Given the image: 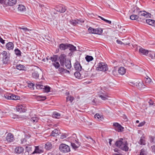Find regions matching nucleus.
I'll list each match as a JSON object with an SVG mask.
<instances>
[{"label":"nucleus","instance_id":"4d7b16f0","mask_svg":"<svg viewBox=\"0 0 155 155\" xmlns=\"http://www.w3.org/2000/svg\"><path fill=\"white\" fill-rule=\"evenodd\" d=\"M136 81H134L133 82H130L129 84L132 86L135 87V86H136V84H137V83H136Z\"/></svg>","mask_w":155,"mask_h":155},{"label":"nucleus","instance_id":"5701e85b","mask_svg":"<svg viewBox=\"0 0 155 155\" xmlns=\"http://www.w3.org/2000/svg\"><path fill=\"white\" fill-rule=\"evenodd\" d=\"M118 72L119 74L123 75L126 73V70L124 67H120L119 68Z\"/></svg>","mask_w":155,"mask_h":155},{"label":"nucleus","instance_id":"c9c22d12","mask_svg":"<svg viewBox=\"0 0 155 155\" xmlns=\"http://www.w3.org/2000/svg\"><path fill=\"white\" fill-rule=\"evenodd\" d=\"M58 58V56L57 55H54L50 57V59L52 61L55 62L57 61Z\"/></svg>","mask_w":155,"mask_h":155},{"label":"nucleus","instance_id":"a19ab883","mask_svg":"<svg viewBox=\"0 0 155 155\" xmlns=\"http://www.w3.org/2000/svg\"><path fill=\"white\" fill-rule=\"evenodd\" d=\"M16 67L17 69L21 70H23L24 68H25V67L23 65L19 64L17 65L16 66Z\"/></svg>","mask_w":155,"mask_h":155},{"label":"nucleus","instance_id":"c03bdc74","mask_svg":"<svg viewBox=\"0 0 155 155\" xmlns=\"http://www.w3.org/2000/svg\"><path fill=\"white\" fill-rule=\"evenodd\" d=\"M52 65L56 69H58L60 67V65L58 62L56 61L52 64Z\"/></svg>","mask_w":155,"mask_h":155},{"label":"nucleus","instance_id":"58836bf2","mask_svg":"<svg viewBox=\"0 0 155 155\" xmlns=\"http://www.w3.org/2000/svg\"><path fill=\"white\" fill-rule=\"evenodd\" d=\"M36 98L38 101H43L46 99V96H38Z\"/></svg>","mask_w":155,"mask_h":155},{"label":"nucleus","instance_id":"f3484780","mask_svg":"<svg viewBox=\"0 0 155 155\" xmlns=\"http://www.w3.org/2000/svg\"><path fill=\"white\" fill-rule=\"evenodd\" d=\"M68 44H69L68 43L61 44L59 45V48L61 50H65V49H68Z\"/></svg>","mask_w":155,"mask_h":155},{"label":"nucleus","instance_id":"4468645a","mask_svg":"<svg viewBox=\"0 0 155 155\" xmlns=\"http://www.w3.org/2000/svg\"><path fill=\"white\" fill-rule=\"evenodd\" d=\"M6 140L9 142H13L14 140L13 135L10 133H8L6 136Z\"/></svg>","mask_w":155,"mask_h":155},{"label":"nucleus","instance_id":"39448f33","mask_svg":"<svg viewBox=\"0 0 155 155\" xmlns=\"http://www.w3.org/2000/svg\"><path fill=\"white\" fill-rule=\"evenodd\" d=\"M2 56V61L3 64H8L9 60L10 55L9 54H8L7 52L5 51H3L1 53Z\"/></svg>","mask_w":155,"mask_h":155},{"label":"nucleus","instance_id":"8fccbe9b","mask_svg":"<svg viewBox=\"0 0 155 155\" xmlns=\"http://www.w3.org/2000/svg\"><path fill=\"white\" fill-rule=\"evenodd\" d=\"M12 100H17L20 99V97L16 95L13 94V95L12 96Z\"/></svg>","mask_w":155,"mask_h":155},{"label":"nucleus","instance_id":"c756f323","mask_svg":"<svg viewBox=\"0 0 155 155\" xmlns=\"http://www.w3.org/2000/svg\"><path fill=\"white\" fill-rule=\"evenodd\" d=\"M144 138L145 137L143 135L141 137L140 142H139L140 144L145 145L146 144L145 140L144 139Z\"/></svg>","mask_w":155,"mask_h":155},{"label":"nucleus","instance_id":"aec40b11","mask_svg":"<svg viewBox=\"0 0 155 155\" xmlns=\"http://www.w3.org/2000/svg\"><path fill=\"white\" fill-rule=\"evenodd\" d=\"M74 67L75 70L78 71H80L82 69V67L80 63L77 62L74 64Z\"/></svg>","mask_w":155,"mask_h":155},{"label":"nucleus","instance_id":"2f4dec72","mask_svg":"<svg viewBox=\"0 0 155 155\" xmlns=\"http://www.w3.org/2000/svg\"><path fill=\"white\" fill-rule=\"evenodd\" d=\"M74 75L75 77L78 79H81V71H76L74 73Z\"/></svg>","mask_w":155,"mask_h":155},{"label":"nucleus","instance_id":"f257e3e1","mask_svg":"<svg viewBox=\"0 0 155 155\" xmlns=\"http://www.w3.org/2000/svg\"><path fill=\"white\" fill-rule=\"evenodd\" d=\"M115 144L117 147L122 150L127 152L129 150L128 144L127 141L123 138H120L116 141Z\"/></svg>","mask_w":155,"mask_h":155},{"label":"nucleus","instance_id":"79ce46f5","mask_svg":"<svg viewBox=\"0 0 155 155\" xmlns=\"http://www.w3.org/2000/svg\"><path fill=\"white\" fill-rule=\"evenodd\" d=\"M94 117L95 119L99 120H101L102 118H103L102 116L98 113L96 114Z\"/></svg>","mask_w":155,"mask_h":155},{"label":"nucleus","instance_id":"774afa93","mask_svg":"<svg viewBox=\"0 0 155 155\" xmlns=\"http://www.w3.org/2000/svg\"><path fill=\"white\" fill-rule=\"evenodd\" d=\"M150 105H153V102L152 101L151 99L150 100V101L148 102Z\"/></svg>","mask_w":155,"mask_h":155},{"label":"nucleus","instance_id":"e2e57ef3","mask_svg":"<svg viewBox=\"0 0 155 155\" xmlns=\"http://www.w3.org/2000/svg\"><path fill=\"white\" fill-rule=\"evenodd\" d=\"M151 148L152 149V151L155 154V145L151 146Z\"/></svg>","mask_w":155,"mask_h":155},{"label":"nucleus","instance_id":"69168bd1","mask_svg":"<svg viewBox=\"0 0 155 155\" xmlns=\"http://www.w3.org/2000/svg\"><path fill=\"white\" fill-rule=\"evenodd\" d=\"M0 42L3 44H5V40H4L1 37L0 38Z\"/></svg>","mask_w":155,"mask_h":155},{"label":"nucleus","instance_id":"cd10ccee","mask_svg":"<svg viewBox=\"0 0 155 155\" xmlns=\"http://www.w3.org/2000/svg\"><path fill=\"white\" fill-rule=\"evenodd\" d=\"M95 29V33H94V34L101 35L102 33L103 30L101 28H98Z\"/></svg>","mask_w":155,"mask_h":155},{"label":"nucleus","instance_id":"e433bc0d","mask_svg":"<svg viewBox=\"0 0 155 155\" xmlns=\"http://www.w3.org/2000/svg\"><path fill=\"white\" fill-rule=\"evenodd\" d=\"M74 99L73 97L71 96H68L66 98V102L70 101V102L71 103Z\"/></svg>","mask_w":155,"mask_h":155},{"label":"nucleus","instance_id":"423d86ee","mask_svg":"<svg viewBox=\"0 0 155 155\" xmlns=\"http://www.w3.org/2000/svg\"><path fill=\"white\" fill-rule=\"evenodd\" d=\"M97 66V70L105 71L107 70L108 69L107 65L104 63H99Z\"/></svg>","mask_w":155,"mask_h":155},{"label":"nucleus","instance_id":"c85d7f7f","mask_svg":"<svg viewBox=\"0 0 155 155\" xmlns=\"http://www.w3.org/2000/svg\"><path fill=\"white\" fill-rule=\"evenodd\" d=\"M68 48L72 52L76 51V47L73 45L70 44H69Z\"/></svg>","mask_w":155,"mask_h":155},{"label":"nucleus","instance_id":"1a4fd4ad","mask_svg":"<svg viewBox=\"0 0 155 155\" xmlns=\"http://www.w3.org/2000/svg\"><path fill=\"white\" fill-rule=\"evenodd\" d=\"M84 22V21L83 20L77 19L75 20L71 19L69 21L70 23L74 26H75L78 24H80L81 23H83Z\"/></svg>","mask_w":155,"mask_h":155},{"label":"nucleus","instance_id":"f03ea898","mask_svg":"<svg viewBox=\"0 0 155 155\" xmlns=\"http://www.w3.org/2000/svg\"><path fill=\"white\" fill-rule=\"evenodd\" d=\"M58 58L61 66L64 67L65 66L68 69H70L71 68V61L70 60L67 59L66 56L65 54H61Z\"/></svg>","mask_w":155,"mask_h":155},{"label":"nucleus","instance_id":"dca6fc26","mask_svg":"<svg viewBox=\"0 0 155 155\" xmlns=\"http://www.w3.org/2000/svg\"><path fill=\"white\" fill-rule=\"evenodd\" d=\"M17 110L20 112H25L26 111V109L25 107L22 105H19L16 107Z\"/></svg>","mask_w":155,"mask_h":155},{"label":"nucleus","instance_id":"3c124183","mask_svg":"<svg viewBox=\"0 0 155 155\" xmlns=\"http://www.w3.org/2000/svg\"><path fill=\"white\" fill-rule=\"evenodd\" d=\"M45 91L46 92H48L50 91V87L48 86H44V88Z\"/></svg>","mask_w":155,"mask_h":155},{"label":"nucleus","instance_id":"4be33fe9","mask_svg":"<svg viewBox=\"0 0 155 155\" xmlns=\"http://www.w3.org/2000/svg\"><path fill=\"white\" fill-rule=\"evenodd\" d=\"M146 22L149 25L153 27H155V20L152 19H147L146 20Z\"/></svg>","mask_w":155,"mask_h":155},{"label":"nucleus","instance_id":"a211bd4d","mask_svg":"<svg viewBox=\"0 0 155 155\" xmlns=\"http://www.w3.org/2000/svg\"><path fill=\"white\" fill-rule=\"evenodd\" d=\"M139 52L140 54H142L143 55L147 56V55L148 53L149 52V51L141 48L139 49Z\"/></svg>","mask_w":155,"mask_h":155},{"label":"nucleus","instance_id":"72a5a7b5","mask_svg":"<svg viewBox=\"0 0 155 155\" xmlns=\"http://www.w3.org/2000/svg\"><path fill=\"white\" fill-rule=\"evenodd\" d=\"M15 54L18 57H20L21 56V52L18 48L15 49L14 50Z\"/></svg>","mask_w":155,"mask_h":155},{"label":"nucleus","instance_id":"bb28decb","mask_svg":"<svg viewBox=\"0 0 155 155\" xmlns=\"http://www.w3.org/2000/svg\"><path fill=\"white\" fill-rule=\"evenodd\" d=\"M45 147L46 150H49L52 148V144L51 143L47 142L45 144Z\"/></svg>","mask_w":155,"mask_h":155},{"label":"nucleus","instance_id":"393cba45","mask_svg":"<svg viewBox=\"0 0 155 155\" xmlns=\"http://www.w3.org/2000/svg\"><path fill=\"white\" fill-rule=\"evenodd\" d=\"M33 147L31 145H29L27 146H26L25 147V151L27 152V153H30L31 155V153H32V151L33 150Z\"/></svg>","mask_w":155,"mask_h":155},{"label":"nucleus","instance_id":"864d4df0","mask_svg":"<svg viewBox=\"0 0 155 155\" xmlns=\"http://www.w3.org/2000/svg\"><path fill=\"white\" fill-rule=\"evenodd\" d=\"M140 155H146V151L144 149H142L140 150Z\"/></svg>","mask_w":155,"mask_h":155},{"label":"nucleus","instance_id":"680f3d73","mask_svg":"<svg viewBox=\"0 0 155 155\" xmlns=\"http://www.w3.org/2000/svg\"><path fill=\"white\" fill-rule=\"evenodd\" d=\"M151 81V80L150 78H146V80L145 81V82L146 83H147L149 84L150 83Z\"/></svg>","mask_w":155,"mask_h":155},{"label":"nucleus","instance_id":"4c0bfd02","mask_svg":"<svg viewBox=\"0 0 155 155\" xmlns=\"http://www.w3.org/2000/svg\"><path fill=\"white\" fill-rule=\"evenodd\" d=\"M130 18L131 20H135L139 18V16H138V15L135 14V15H130Z\"/></svg>","mask_w":155,"mask_h":155},{"label":"nucleus","instance_id":"13d9d810","mask_svg":"<svg viewBox=\"0 0 155 155\" xmlns=\"http://www.w3.org/2000/svg\"><path fill=\"white\" fill-rule=\"evenodd\" d=\"M18 28L20 29H22L25 32H26L27 31H29V29L27 28H22L21 27H19Z\"/></svg>","mask_w":155,"mask_h":155},{"label":"nucleus","instance_id":"f8f14e48","mask_svg":"<svg viewBox=\"0 0 155 155\" xmlns=\"http://www.w3.org/2000/svg\"><path fill=\"white\" fill-rule=\"evenodd\" d=\"M56 10L57 12L61 13L64 12L67 10L66 7L63 6H58L56 7Z\"/></svg>","mask_w":155,"mask_h":155},{"label":"nucleus","instance_id":"5fc2aeb1","mask_svg":"<svg viewBox=\"0 0 155 155\" xmlns=\"http://www.w3.org/2000/svg\"><path fill=\"white\" fill-rule=\"evenodd\" d=\"M58 68V71L60 73H64L65 69L62 68Z\"/></svg>","mask_w":155,"mask_h":155},{"label":"nucleus","instance_id":"49530a36","mask_svg":"<svg viewBox=\"0 0 155 155\" xmlns=\"http://www.w3.org/2000/svg\"><path fill=\"white\" fill-rule=\"evenodd\" d=\"M61 117V114L58 113H55L53 115V117L56 118H59Z\"/></svg>","mask_w":155,"mask_h":155},{"label":"nucleus","instance_id":"412c9836","mask_svg":"<svg viewBox=\"0 0 155 155\" xmlns=\"http://www.w3.org/2000/svg\"><path fill=\"white\" fill-rule=\"evenodd\" d=\"M59 133H60V130L57 129H55L52 131L51 134V136L54 137L57 136L59 135Z\"/></svg>","mask_w":155,"mask_h":155},{"label":"nucleus","instance_id":"a878e982","mask_svg":"<svg viewBox=\"0 0 155 155\" xmlns=\"http://www.w3.org/2000/svg\"><path fill=\"white\" fill-rule=\"evenodd\" d=\"M18 9V11L20 12H25L26 10L25 7L22 5H19Z\"/></svg>","mask_w":155,"mask_h":155},{"label":"nucleus","instance_id":"9d476101","mask_svg":"<svg viewBox=\"0 0 155 155\" xmlns=\"http://www.w3.org/2000/svg\"><path fill=\"white\" fill-rule=\"evenodd\" d=\"M5 46L7 50L11 51L13 50L14 45L12 42H9L6 44Z\"/></svg>","mask_w":155,"mask_h":155},{"label":"nucleus","instance_id":"09e8293b","mask_svg":"<svg viewBox=\"0 0 155 155\" xmlns=\"http://www.w3.org/2000/svg\"><path fill=\"white\" fill-rule=\"evenodd\" d=\"M95 29L93 28L90 27L88 29V31L90 33L94 34V33H95Z\"/></svg>","mask_w":155,"mask_h":155},{"label":"nucleus","instance_id":"ddd939ff","mask_svg":"<svg viewBox=\"0 0 155 155\" xmlns=\"http://www.w3.org/2000/svg\"><path fill=\"white\" fill-rule=\"evenodd\" d=\"M69 140L70 141L71 143L74 142L77 143L79 142L77 136L75 134H73L72 136L70 137L69 138Z\"/></svg>","mask_w":155,"mask_h":155},{"label":"nucleus","instance_id":"7c9ffc66","mask_svg":"<svg viewBox=\"0 0 155 155\" xmlns=\"http://www.w3.org/2000/svg\"><path fill=\"white\" fill-rule=\"evenodd\" d=\"M17 2V0H8V4L10 6H13L15 5Z\"/></svg>","mask_w":155,"mask_h":155},{"label":"nucleus","instance_id":"f704fd0d","mask_svg":"<svg viewBox=\"0 0 155 155\" xmlns=\"http://www.w3.org/2000/svg\"><path fill=\"white\" fill-rule=\"evenodd\" d=\"M13 95L12 94H6L4 95V97L7 99L8 100H12V96Z\"/></svg>","mask_w":155,"mask_h":155},{"label":"nucleus","instance_id":"9b49d317","mask_svg":"<svg viewBox=\"0 0 155 155\" xmlns=\"http://www.w3.org/2000/svg\"><path fill=\"white\" fill-rule=\"evenodd\" d=\"M33 147H35V150L31 153V154H34L35 153L40 154L43 152V151L39 147V146H33Z\"/></svg>","mask_w":155,"mask_h":155},{"label":"nucleus","instance_id":"0eeeda50","mask_svg":"<svg viewBox=\"0 0 155 155\" xmlns=\"http://www.w3.org/2000/svg\"><path fill=\"white\" fill-rule=\"evenodd\" d=\"M98 96L102 100L104 101L108 100L109 97L107 93L103 90H101L98 92Z\"/></svg>","mask_w":155,"mask_h":155},{"label":"nucleus","instance_id":"b1692460","mask_svg":"<svg viewBox=\"0 0 155 155\" xmlns=\"http://www.w3.org/2000/svg\"><path fill=\"white\" fill-rule=\"evenodd\" d=\"M81 79L87 77L88 76V73L87 71H84V70H81Z\"/></svg>","mask_w":155,"mask_h":155},{"label":"nucleus","instance_id":"de8ad7c7","mask_svg":"<svg viewBox=\"0 0 155 155\" xmlns=\"http://www.w3.org/2000/svg\"><path fill=\"white\" fill-rule=\"evenodd\" d=\"M149 137L151 143H155V137H153L152 136H150Z\"/></svg>","mask_w":155,"mask_h":155},{"label":"nucleus","instance_id":"bf43d9fd","mask_svg":"<svg viewBox=\"0 0 155 155\" xmlns=\"http://www.w3.org/2000/svg\"><path fill=\"white\" fill-rule=\"evenodd\" d=\"M85 137L87 138L88 139H90L92 141L93 143H95V141L90 136H85Z\"/></svg>","mask_w":155,"mask_h":155},{"label":"nucleus","instance_id":"473e14b6","mask_svg":"<svg viewBox=\"0 0 155 155\" xmlns=\"http://www.w3.org/2000/svg\"><path fill=\"white\" fill-rule=\"evenodd\" d=\"M32 77L34 78L35 79L38 78L39 74H38V72L37 71H33L32 73Z\"/></svg>","mask_w":155,"mask_h":155},{"label":"nucleus","instance_id":"6ab92c4d","mask_svg":"<svg viewBox=\"0 0 155 155\" xmlns=\"http://www.w3.org/2000/svg\"><path fill=\"white\" fill-rule=\"evenodd\" d=\"M81 145V143L79 142H77V143H71V145L73 149L76 150L78 147H79Z\"/></svg>","mask_w":155,"mask_h":155},{"label":"nucleus","instance_id":"338daca9","mask_svg":"<svg viewBox=\"0 0 155 155\" xmlns=\"http://www.w3.org/2000/svg\"><path fill=\"white\" fill-rule=\"evenodd\" d=\"M145 124V122L144 121L141 122L138 125V126L139 127H142Z\"/></svg>","mask_w":155,"mask_h":155},{"label":"nucleus","instance_id":"7ed1b4c3","mask_svg":"<svg viewBox=\"0 0 155 155\" xmlns=\"http://www.w3.org/2000/svg\"><path fill=\"white\" fill-rule=\"evenodd\" d=\"M134 13L138 15L139 18L143 19L144 18H150L151 15L149 13L147 12L144 11H140V8H136L134 11Z\"/></svg>","mask_w":155,"mask_h":155},{"label":"nucleus","instance_id":"6e6d98bb","mask_svg":"<svg viewBox=\"0 0 155 155\" xmlns=\"http://www.w3.org/2000/svg\"><path fill=\"white\" fill-rule=\"evenodd\" d=\"M44 86L42 85L38 84H36V87L37 89H42L43 88Z\"/></svg>","mask_w":155,"mask_h":155},{"label":"nucleus","instance_id":"a18cd8bd","mask_svg":"<svg viewBox=\"0 0 155 155\" xmlns=\"http://www.w3.org/2000/svg\"><path fill=\"white\" fill-rule=\"evenodd\" d=\"M85 59L87 61L89 62L92 61L93 59V58L91 56L87 55L85 57Z\"/></svg>","mask_w":155,"mask_h":155},{"label":"nucleus","instance_id":"052dcab7","mask_svg":"<svg viewBox=\"0 0 155 155\" xmlns=\"http://www.w3.org/2000/svg\"><path fill=\"white\" fill-rule=\"evenodd\" d=\"M112 74L115 76L117 75V71L115 69H114L112 71Z\"/></svg>","mask_w":155,"mask_h":155},{"label":"nucleus","instance_id":"37998d69","mask_svg":"<svg viewBox=\"0 0 155 155\" xmlns=\"http://www.w3.org/2000/svg\"><path fill=\"white\" fill-rule=\"evenodd\" d=\"M153 52L151 51H149V52L148 53L147 55V56H148L151 58L152 59H154V56H153Z\"/></svg>","mask_w":155,"mask_h":155},{"label":"nucleus","instance_id":"0e129e2a","mask_svg":"<svg viewBox=\"0 0 155 155\" xmlns=\"http://www.w3.org/2000/svg\"><path fill=\"white\" fill-rule=\"evenodd\" d=\"M34 86V84L31 83H30L28 84V87L30 88L33 87Z\"/></svg>","mask_w":155,"mask_h":155},{"label":"nucleus","instance_id":"2eb2a0df","mask_svg":"<svg viewBox=\"0 0 155 155\" xmlns=\"http://www.w3.org/2000/svg\"><path fill=\"white\" fill-rule=\"evenodd\" d=\"M24 151V148L21 146L16 147L15 150V152L18 154H20Z\"/></svg>","mask_w":155,"mask_h":155},{"label":"nucleus","instance_id":"603ef678","mask_svg":"<svg viewBox=\"0 0 155 155\" xmlns=\"http://www.w3.org/2000/svg\"><path fill=\"white\" fill-rule=\"evenodd\" d=\"M38 120V118L36 117H33L31 118V120L34 123L37 122Z\"/></svg>","mask_w":155,"mask_h":155},{"label":"nucleus","instance_id":"20e7f679","mask_svg":"<svg viewBox=\"0 0 155 155\" xmlns=\"http://www.w3.org/2000/svg\"><path fill=\"white\" fill-rule=\"evenodd\" d=\"M59 149L61 152L63 153H68L71 151L70 147L64 143L60 144Z\"/></svg>","mask_w":155,"mask_h":155},{"label":"nucleus","instance_id":"6e6552de","mask_svg":"<svg viewBox=\"0 0 155 155\" xmlns=\"http://www.w3.org/2000/svg\"><path fill=\"white\" fill-rule=\"evenodd\" d=\"M113 126L115 130L118 132H121L123 131L124 127L118 123H113Z\"/></svg>","mask_w":155,"mask_h":155},{"label":"nucleus","instance_id":"ea45409f","mask_svg":"<svg viewBox=\"0 0 155 155\" xmlns=\"http://www.w3.org/2000/svg\"><path fill=\"white\" fill-rule=\"evenodd\" d=\"M138 84L137 88L139 89H141L145 87V85H144L142 82H140V83H138Z\"/></svg>","mask_w":155,"mask_h":155}]
</instances>
